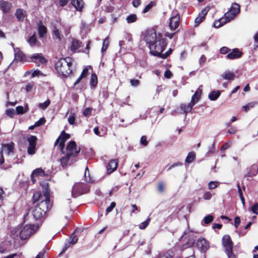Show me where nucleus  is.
I'll return each instance as SVG.
<instances>
[{
    "mask_svg": "<svg viewBox=\"0 0 258 258\" xmlns=\"http://www.w3.org/2000/svg\"><path fill=\"white\" fill-rule=\"evenodd\" d=\"M230 51H231V49L230 48H229L228 47H226V46L222 47L220 49V52L221 54H226V53H229V52Z\"/></svg>",
    "mask_w": 258,
    "mask_h": 258,
    "instance_id": "6e6d98bb",
    "label": "nucleus"
},
{
    "mask_svg": "<svg viewBox=\"0 0 258 258\" xmlns=\"http://www.w3.org/2000/svg\"><path fill=\"white\" fill-rule=\"evenodd\" d=\"M82 47H83V45L81 41L76 39H73L70 47V49L72 52L75 53L79 48Z\"/></svg>",
    "mask_w": 258,
    "mask_h": 258,
    "instance_id": "f3484780",
    "label": "nucleus"
},
{
    "mask_svg": "<svg viewBox=\"0 0 258 258\" xmlns=\"http://www.w3.org/2000/svg\"><path fill=\"white\" fill-rule=\"evenodd\" d=\"M53 34L55 36V37L59 41H61V38L60 36V33L58 29H55L53 31Z\"/></svg>",
    "mask_w": 258,
    "mask_h": 258,
    "instance_id": "864d4df0",
    "label": "nucleus"
},
{
    "mask_svg": "<svg viewBox=\"0 0 258 258\" xmlns=\"http://www.w3.org/2000/svg\"><path fill=\"white\" fill-rule=\"evenodd\" d=\"M29 60L28 62H33L35 63H37V60L41 64H45L47 62V60L42 55V53H34L31 56H28Z\"/></svg>",
    "mask_w": 258,
    "mask_h": 258,
    "instance_id": "f8f14e48",
    "label": "nucleus"
},
{
    "mask_svg": "<svg viewBox=\"0 0 258 258\" xmlns=\"http://www.w3.org/2000/svg\"><path fill=\"white\" fill-rule=\"evenodd\" d=\"M214 220V217L212 215H208L205 217V218L203 219V221H204L205 223L206 224H209L210 223H211Z\"/></svg>",
    "mask_w": 258,
    "mask_h": 258,
    "instance_id": "c03bdc74",
    "label": "nucleus"
},
{
    "mask_svg": "<svg viewBox=\"0 0 258 258\" xmlns=\"http://www.w3.org/2000/svg\"><path fill=\"white\" fill-rule=\"evenodd\" d=\"M240 222H241V220H240L239 217L236 216L235 217V218H234V226L236 228L239 226V225L240 223Z\"/></svg>",
    "mask_w": 258,
    "mask_h": 258,
    "instance_id": "338daca9",
    "label": "nucleus"
},
{
    "mask_svg": "<svg viewBox=\"0 0 258 258\" xmlns=\"http://www.w3.org/2000/svg\"><path fill=\"white\" fill-rule=\"evenodd\" d=\"M16 111L17 114H23L25 113L24 108L22 106H18L16 108Z\"/></svg>",
    "mask_w": 258,
    "mask_h": 258,
    "instance_id": "3c124183",
    "label": "nucleus"
},
{
    "mask_svg": "<svg viewBox=\"0 0 258 258\" xmlns=\"http://www.w3.org/2000/svg\"><path fill=\"white\" fill-rule=\"evenodd\" d=\"M15 144L14 143L11 142L10 144H2V148L0 149L3 150V152H5L8 155L14 153Z\"/></svg>",
    "mask_w": 258,
    "mask_h": 258,
    "instance_id": "a211bd4d",
    "label": "nucleus"
},
{
    "mask_svg": "<svg viewBox=\"0 0 258 258\" xmlns=\"http://www.w3.org/2000/svg\"><path fill=\"white\" fill-rule=\"evenodd\" d=\"M228 256V258H237L236 254L233 252V251H230L225 252Z\"/></svg>",
    "mask_w": 258,
    "mask_h": 258,
    "instance_id": "0e129e2a",
    "label": "nucleus"
},
{
    "mask_svg": "<svg viewBox=\"0 0 258 258\" xmlns=\"http://www.w3.org/2000/svg\"><path fill=\"white\" fill-rule=\"evenodd\" d=\"M158 39L149 45L150 53L154 56L160 57L162 52L165 50L167 44V40L162 37V35L158 33Z\"/></svg>",
    "mask_w": 258,
    "mask_h": 258,
    "instance_id": "20e7f679",
    "label": "nucleus"
},
{
    "mask_svg": "<svg viewBox=\"0 0 258 258\" xmlns=\"http://www.w3.org/2000/svg\"><path fill=\"white\" fill-rule=\"evenodd\" d=\"M38 229V226L35 224H27L20 231V238L22 240L28 239L32 235L35 233Z\"/></svg>",
    "mask_w": 258,
    "mask_h": 258,
    "instance_id": "39448f33",
    "label": "nucleus"
},
{
    "mask_svg": "<svg viewBox=\"0 0 258 258\" xmlns=\"http://www.w3.org/2000/svg\"><path fill=\"white\" fill-rule=\"evenodd\" d=\"M45 121H46V120H45V118L42 117V118H40L37 121H36L35 123V126H37H37L42 125L45 123Z\"/></svg>",
    "mask_w": 258,
    "mask_h": 258,
    "instance_id": "5fc2aeb1",
    "label": "nucleus"
},
{
    "mask_svg": "<svg viewBox=\"0 0 258 258\" xmlns=\"http://www.w3.org/2000/svg\"><path fill=\"white\" fill-rule=\"evenodd\" d=\"M92 110L91 107H87L84 110L83 114L85 117H88L91 115Z\"/></svg>",
    "mask_w": 258,
    "mask_h": 258,
    "instance_id": "a18cd8bd",
    "label": "nucleus"
},
{
    "mask_svg": "<svg viewBox=\"0 0 258 258\" xmlns=\"http://www.w3.org/2000/svg\"><path fill=\"white\" fill-rule=\"evenodd\" d=\"M69 240H70V242L72 243V245H74L77 242L78 240V237L74 232L70 237Z\"/></svg>",
    "mask_w": 258,
    "mask_h": 258,
    "instance_id": "79ce46f5",
    "label": "nucleus"
},
{
    "mask_svg": "<svg viewBox=\"0 0 258 258\" xmlns=\"http://www.w3.org/2000/svg\"><path fill=\"white\" fill-rule=\"evenodd\" d=\"M157 258H172V256L168 252H166L158 255Z\"/></svg>",
    "mask_w": 258,
    "mask_h": 258,
    "instance_id": "774afa93",
    "label": "nucleus"
},
{
    "mask_svg": "<svg viewBox=\"0 0 258 258\" xmlns=\"http://www.w3.org/2000/svg\"><path fill=\"white\" fill-rule=\"evenodd\" d=\"M151 219L150 218H148L147 220L143 222H142L139 225V228L140 229H145L149 225Z\"/></svg>",
    "mask_w": 258,
    "mask_h": 258,
    "instance_id": "a19ab883",
    "label": "nucleus"
},
{
    "mask_svg": "<svg viewBox=\"0 0 258 258\" xmlns=\"http://www.w3.org/2000/svg\"><path fill=\"white\" fill-rule=\"evenodd\" d=\"M118 162L117 160L113 159L109 161L107 166V173L110 174L114 171L117 168Z\"/></svg>",
    "mask_w": 258,
    "mask_h": 258,
    "instance_id": "6ab92c4d",
    "label": "nucleus"
},
{
    "mask_svg": "<svg viewBox=\"0 0 258 258\" xmlns=\"http://www.w3.org/2000/svg\"><path fill=\"white\" fill-rule=\"evenodd\" d=\"M33 175H35L36 177L38 176H42L45 177L47 175L45 174L44 171L41 168H37L33 171L32 172Z\"/></svg>",
    "mask_w": 258,
    "mask_h": 258,
    "instance_id": "c756f323",
    "label": "nucleus"
},
{
    "mask_svg": "<svg viewBox=\"0 0 258 258\" xmlns=\"http://www.w3.org/2000/svg\"><path fill=\"white\" fill-rule=\"evenodd\" d=\"M197 246L198 248L204 253L210 247L209 242L204 238H200L197 240Z\"/></svg>",
    "mask_w": 258,
    "mask_h": 258,
    "instance_id": "9b49d317",
    "label": "nucleus"
},
{
    "mask_svg": "<svg viewBox=\"0 0 258 258\" xmlns=\"http://www.w3.org/2000/svg\"><path fill=\"white\" fill-rule=\"evenodd\" d=\"M212 196V195L210 192L207 191L203 194V198L204 200H209L211 199Z\"/></svg>",
    "mask_w": 258,
    "mask_h": 258,
    "instance_id": "052dcab7",
    "label": "nucleus"
},
{
    "mask_svg": "<svg viewBox=\"0 0 258 258\" xmlns=\"http://www.w3.org/2000/svg\"><path fill=\"white\" fill-rule=\"evenodd\" d=\"M157 188L159 192L161 193L163 192L165 190L164 183L163 182H159L158 184Z\"/></svg>",
    "mask_w": 258,
    "mask_h": 258,
    "instance_id": "8fccbe9b",
    "label": "nucleus"
},
{
    "mask_svg": "<svg viewBox=\"0 0 258 258\" xmlns=\"http://www.w3.org/2000/svg\"><path fill=\"white\" fill-rule=\"evenodd\" d=\"M88 75V69L87 68H85L83 70V71L81 73L80 76L76 80L75 82L74 83V86L77 85L81 80L84 78L86 77Z\"/></svg>",
    "mask_w": 258,
    "mask_h": 258,
    "instance_id": "bb28decb",
    "label": "nucleus"
},
{
    "mask_svg": "<svg viewBox=\"0 0 258 258\" xmlns=\"http://www.w3.org/2000/svg\"><path fill=\"white\" fill-rule=\"evenodd\" d=\"M15 58L17 60L21 61H28L29 60L28 56L26 55L22 51H19L15 54Z\"/></svg>",
    "mask_w": 258,
    "mask_h": 258,
    "instance_id": "b1692460",
    "label": "nucleus"
},
{
    "mask_svg": "<svg viewBox=\"0 0 258 258\" xmlns=\"http://www.w3.org/2000/svg\"><path fill=\"white\" fill-rule=\"evenodd\" d=\"M114 7L110 5H109L105 7L104 11L106 13H112L114 11Z\"/></svg>",
    "mask_w": 258,
    "mask_h": 258,
    "instance_id": "13d9d810",
    "label": "nucleus"
},
{
    "mask_svg": "<svg viewBox=\"0 0 258 258\" xmlns=\"http://www.w3.org/2000/svg\"><path fill=\"white\" fill-rule=\"evenodd\" d=\"M256 104L257 102H249L246 105L243 106L242 108L245 112H247L250 108L254 107Z\"/></svg>",
    "mask_w": 258,
    "mask_h": 258,
    "instance_id": "e433bc0d",
    "label": "nucleus"
},
{
    "mask_svg": "<svg viewBox=\"0 0 258 258\" xmlns=\"http://www.w3.org/2000/svg\"><path fill=\"white\" fill-rule=\"evenodd\" d=\"M71 159H72V157L70 156H68L66 154V155L61 158L60 159L61 165L63 167H66L68 165L69 160Z\"/></svg>",
    "mask_w": 258,
    "mask_h": 258,
    "instance_id": "473e14b6",
    "label": "nucleus"
},
{
    "mask_svg": "<svg viewBox=\"0 0 258 258\" xmlns=\"http://www.w3.org/2000/svg\"><path fill=\"white\" fill-rule=\"evenodd\" d=\"M243 54L242 51L238 48H234L231 52H229L226 55V58L229 59H234L241 57Z\"/></svg>",
    "mask_w": 258,
    "mask_h": 258,
    "instance_id": "4468645a",
    "label": "nucleus"
},
{
    "mask_svg": "<svg viewBox=\"0 0 258 258\" xmlns=\"http://www.w3.org/2000/svg\"><path fill=\"white\" fill-rule=\"evenodd\" d=\"M180 24V16L177 14L169 19V27L171 31L175 30Z\"/></svg>",
    "mask_w": 258,
    "mask_h": 258,
    "instance_id": "9d476101",
    "label": "nucleus"
},
{
    "mask_svg": "<svg viewBox=\"0 0 258 258\" xmlns=\"http://www.w3.org/2000/svg\"><path fill=\"white\" fill-rule=\"evenodd\" d=\"M90 84L91 88H94L97 86L98 84V77L95 73H93L91 75Z\"/></svg>",
    "mask_w": 258,
    "mask_h": 258,
    "instance_id": "cd10ccee",
    "label": "nucleus"
},
{
    "mask_svg": "<svg viewBox=\"0 0 258 258\" xmlns=\"http://www.w3.org/2000/svg\"><path fill=\"white\" fill-rule=\"evenodd\" d=\"M126 20L128 23L135 22L137 20V16L136 14H131L126 17Z\"/></svg>",
    "mask_w": 258,
    "mask_h": 258,
    "instance_id": "c9c22d12",
    "label": "nucleus"
},
{
    "mask_svg": "<svg viewBox=\"0 0 258 258\" xmlns=\"http://www.w3.org/2000/svg\"><path fill=\"white\" fill-rule=\"evenodd\" d=\"M72 66L71 58L67 57L61 58L56 62L55 69L58 74L63 77H67L72 72L71 67Z\"/></svg>",
    "mask_w": 258,
    "mask_h": 258,
    "instance_id": "f03ea898",
    "label": "nucleus"
},
{
    "mask_svg": "<svg viewBox=\"0 0 258 258\" xmlns=\"http://www.w3.org/2000/svg\"><path fill=\"white\" fill-rule=\"evenodd\" d=\"M140 142L141 144L144 146H146L148 144L147 138L146 136H143L141 137Z\"/></svg>",
    "mask_w": 258,
    "mask_h": 258,
    "instance_id": "bf43d9fd",
    "label": "nucleus"
},
{
    "mask_svg": "<svg viewBox=\"0 0 258 258\" xmlns=\"http://www.w3.org/2000/svg\"><path fill=\"white\" fill-rule=\"evenodd\" d=\"M157 37H158V34H157L155 31L152 29L148 30L146 32L144 40L149 46L158 39Z\"/></svg>",
    "mask_w": 258,
    "mask_h": 258,
    "instance_id": "1a4fd4ad",
    "label": "nucleus"
},
{
    "mask_svg": "<svg viewBox=\"0 0 258 258\" xmlns=\"http://www.w3.org/2000/svg\"><path fill=\"white\" fill-rule=\"evenodd\" d=\"M209 10H206V8L204 9L201 13H199L198 16L196 18L195 23V26L196 27L201 24L205 19L206 15L208 13Z\"/></svg>",
    "mask_w": 258,
    "mask_h": 258,
    "instance_id": "2eb2a0df",
    "label": "nucleus"
},
{
    "mask_svg": "<svg viewBox=\"0 0 258 258\" xmlns=\"http://www.w3.org/2000/svg\"><path fill=\"white\" fill-rule=\"evenodd\" d=\"M29 145L36 146V142L37 141V137L33 135H30L27 139Z\"/></svg>",
    "mask_w": 258,
    "mask_h": 258,
    "instance_id": "f704fd0d",
    "label": "nucleus"
},
{
    "mask_svg": "<svg viewBox=\"0 0 258 258\" xmlns=\"http://www.w3.org/2000/svg\"><path fill=\"white\" fill-rule=\"evenodd\" d=\"M47 32V28L42 24L41 21H40L38 26V33L40 38H43Z\"/></svg>",
    "mask_w": 258,
    "mask_h": 258,
    "instance_id": "412c9836",
    "label": "nucleus"
},
{
    "mask_svg": "<svg viewBox=\"0 0 258 258\" xmlns=\"http://www.w3.org/2000/svg\"><path fill=\"white\" fill-rule=\"evenodd\" d=\"M130 83L133 86L137 87L139 85L140 81L137 79H131Z\"/></svg>",
    "mask_w": 258,
    "mask_h": 258,
    "instance_id": "680f3d73",
    "label": "nucleus"
},
{
    "mask_svg": "<svg viewBox=\"0 0 258 258\" xmlns=\"http://www.w3.org/2000/svg\"><path fill=\"white\" fill-rule=\"evenodd\" d=\"M0 8L4 13H9L12 8V5L11 3L4 0L0 1Z\"/></svg>",
    "mask_w": 258,
    "mask_h": 258,
    "instance_id": "dca6fc26",
    "label": "nucleus"
},
{
    "mask_svg": "<svg viewBox=\"0 0 258 258\" xmlns=\"http://www.w3.org/2000/svg\"><path fill=\"white\" fill-rule=\"evenodd\" d=\"M156 5V3L155 2L151 1L149 4H148L143 10V13L145 14L147 13L152 7Z\"/></svg>",
    "mask_w": 258,
    "mask_h": 258,
    "instance_id": "ea45409f",
    "label": "nucleus"
},
{
    "mask_svg": "<svg viewBox=\"0 0 258 258\" xmlns=\"http://www.w3.org/2000/svg\"><path fill=\"white\" fill-rule=\"evenodd\" d=\"M89 191L87 185L82 182L76 183L73 186L72 194L73 197L76 198Z\"/></svg>",
    "mask_w": 258,
    "mask_h": 258,
    "instance_id": "423d86ee",
    "label": "nucleus"
},
{
    "mask_svg": "<svg viewBox=\"0 0 258 258\" xmlns=\"http://www.w3.org/2000/svg\"><path fill=\"white\" fill-rule=\"evenodd\" d=\"M115 206L116 203L114 202H112L110 204V205L108 208H107L106 210V214H107L108 213L111 212L113 210L114 208L115 207Z\"/></svg>",
    "mask_w": 258,
    "mask_h": 258,
    "instance_id": "603ef678",
    "label": "nucleus"
},
{
    "mask_svg": "<svg viewBox=\"0 0 258 258\" xmlns=\"http://www.w3.org/2000/svg\"><path fill=\"white\" fill-rule=\"evenodd\" d=\"M202 90L200 89H198L195 92V94L192 95L191 99V102L192 105H195L197 103L200 99Z\"/></svg>",
    "mask_w": 258,
    "mask_h": 258,
    "instance_id": "5701e85b",
    "label": "nucleus"
},
{
    "mask_svg": "<svg viewBox=\"0 0 258 258\" xmlns=\"http://www.w3.org/2000/svg\"><path fill=\"white\" fill-rule=\"evenodd\" d=\"M70 137L71 136L69 134L66 133L64 131H62L58 137V138L60 140V142H62L65 143L66 141L69 139Z\"/></svg>",
    "mask_w": 258,
    "mask_h": 258,
    "instance_id": "7c9ffc66",
    "label": "nucleus"
},
{
    "mask_svg": "<svg viewBox=\"0 0 258 258\" xmlns=\"http://www.w3.org/2000/svg\"><path fill=\"white\" fill-rule=\"evenodd\" d=\"M66 150L67 156L71 157L74 161H76L75 158L78 156L81 150L80 148H78L77 145L74 141H71L68 144Z\"/></svg>",
    "mask_w": 258,
    "mask_h": 258,
    "instance_id": "0eeeda50",
    "label": "nucleus"
},
{
    "mask_svg": "<svg viewBox=\"0 0 258 258\" xmlns=\"http://www.w3.org/2000/svg\"><path fill=\"white\" fill-rule=\"evenodd\" d=\"M240 11V5L235 3H233L230 10L224 14L225 18H221L218 21H216L214 22V26L218 28L230 21L236 16Z\"/></svg>",
    "mask_w": 258,
    "mask_h": 258,
    "instance_id": "7ed1b4c3",
    "label": "nucleus"
},
{
    "mask_svg": "<svg viewBox=\"0 0 258 258\" xmlns=\"http://www.w3.org/2000/svg\"><path fill=\"white\" fill-rule=\"evenodd\" d=\"M172 73H171V72L169 70H167L165 73H164V76L165 77V78H167V79H170L171 78V77L172 76Z\"/></svg>",
    "mask_w": 258,
    "mask_h": 258,
    "instance_id": "69168bd1",
    "label": "nucleus"
},
{
    "mask_svg": "<svg viewBox=\"0 0 258 258\" xmlns=\"http://www.w3.org/2000/svg\"><path fill=\"white\" fill-rule=\"evenodd\" d=\"M219 182L217 181H210L208 184V188L210 189H213L216 188L219 185Z\"/></svg>",
    "mask_w": 258,
    "mask_h": 258,
    "instance_id": "de8ad7c7",
    "label": "nucleus"
},
{
    "mask_svg": "<svg viewBox=\"0 0 258 258\" xmlns=\"http://www.w3.org/2000/svg\"><path fill=\"white\" fill-rule=\"evenodd\" d=\"M28 42L31 46H35L37 44V43L38 42L37 40L36 36L35 34H33L28 40Z\"/></svg>",
    "mask_w": 258,
    "mask_h": 258,
    "instance_id": "72a5a7b5",
    "label": "nucleus"
},
{
    "mask_svg": "<svg viewBox=\"0 0 258 258\" xmlns=\"http://www.w3.org/2000/svg\"><path fill=\"white\" fill-rule=\"evenodd\" d=\"M220 91H213L209 94V98L211 101L216 100L220 95Z\"/></svg>",
    "mask_w": 258,
    "mask_h": 258,
    "instance_id": "c85d7f7f",
    "label": "nucleus"
},
{
    "mask_svg": "<svg viewBox=\"0 0 258 258\" xmlns=\"http://www.w3.org/2000/svg\"><path fill=\"white\" fill-rule=\"evenodd\" d=\"M44 195L45 197L44 200H42L35 207H32L29 210L36 221L40 222L43 221L45 218L47 211L51 208L50 195L46 191Z\"/></svg>",
    "mask_w": 258,
    "mask_h": 258,
    "instance_id": "f257e3e1",
    "label": "nucleus"
},
{
    "mask_svg": "<svg viewBox=\"0 0 258 258\" xmlns=\"http://www.w3.org/2000/svg\"><path fill=\"white\" fill-rule=\"evenodd\" d=\"M6 114L10 117H13L15 114L13 109H9L6 110Z\"/></svg>",
    "mask_w": 258,
    "mask_h": 258,
    "instance_id": "e2e57ef3",
    "label": "nucleus"
},
{
    "mask_svg": "<svg viewBox=\"0 0 258 258\" xmlns=\"http://www.w3.org/2000/svg\"><path fill=\"white\" fill-rule=\"evenodd\" d=\"M50 101L49 99H48L43 103H39L38 104V106L39 108H40L42 110H45L50 105Z\"/></svg>",
    "mask_w": 258,
    "mask_h": 258,
    "instance_id": "4c0bfd02",
    "label": "nucleus"
},
{
    "mask_svg": "<svg viewBox=\"0 0 258 258\" xmlns=\"http://www.w3.org/2000/svg\"><path fill=\"white\" fill-rule=\"evenodd\" d=\"M108 45H109V40H108V38L107 37L103 41V46L101 48V51L102 52L105 51L108 46Z\"/></svg>",
    "mask_w": 258,
    "mask_h": 258,
    "instance_id": "49530a36",
    "label": "nucleus"
},
{
    "mask_svg": "<svg viewBox=\"0 0 258 258\" xmlns=\"http://www.w3.org/2000/svg\"><path fill=\"white\" fill-rule=\"evenodd\" d=\"M194 105H192L190 102L188 104H181L180 105V107L181 109L183 111L184 113L186 114L187 112H190L192 110Z\"/></svg>",
    "mask_w": 258,
    "mask_h": 258,
    "instance_id": "a878e982",
    "label": "nucleus"
},
{
    "mask_svg": "<svg viewBox=\"0 0 258 258\" xmlns=\"http://www.w3.org/2000/svg\"><path fill=\"white\" fill-rule=\"evenodd\" d=\"M172 51H173V49L171 48H169V50L167 51H166L165 53H162L160 58H161L162 59L166 58L168 56H169L172 53Z\"/></svg>",
    "mask_w": 258,
    "mask_h": 258,
    "instance_id": "09e8293b",
    "label": "nucleus"
},
{
    "mask_svg": "<svg viewBox=\"0 0 258 258\" xmlns=\"http://www.w3.org/2000/svg\"><path fill=\"white\" fill-rule=\"evenodd\" d=\"M196 158V154L193 152H189L185 159V162L191 163Z\"/></svg>",
    "mask_w": 258,
    "mask_h": 258,
    "instance_id": "2f4dec72",
    "label": "nucleus"
},
{
    "mask_svg": "<svg viewBox=\"0 0 258 258\" xmlns=\"http://www.w3.org/2000/svg\"><path fill=\"white\" fill-rule=\"evenodd\" d=\"M68 120L71 125H74L75 124L76 120V114L75 112H71Z\"/></svg>",
    "mask_w": 258,
    "mask_h": 258,
    "instance_id": "58836bf2",
    "label": "nucleus"
},
{
    "mask_svg": "<svg viewBox=\"0 0 258 258\" xmlns=\"http://www.w3.org/2000/svg\"><path fill=\"white\" fill-rule=\"evenodd\" d=\"M71 3L77 11H82L84 5V0H72Z\"/></svg>",
    "mask_w": 258,
    "mask_h": 258,
    "instance_id": "4be33fe9",
    "label": "nucleus"
},
{
    "mask_svg": "<svg viewBox=\"0 0 258 258\" xmlns=\"http://www.w3.org/2000/svg\"><path fill=\"white\" fill-rule=\"evenodd\" d=\"M15 16L18 21L20 22H23L27 16V12L24 10L19 8L16 11Z\"/></svg>",
    "mask_w": 258,
    "mask_h": 258,
    "instance_id": "aec40b11",
    "label": "nucleus"
},
{
    "mask_svg": "<svg viewBox=\"0 0 258 258\" xmlns=\"http://www.w3.org/2000/svg\"><path fill=\"white\" fill-rule=\"evenodd\" d=\"M27 153L29 155H34L36 153V146L29 145L27 148Z\"/></svg>",
    "mask_w": 258,
    "mask_h": 258,
    "instance_id": "37998d69",
    "label": "nucleus"
},
{
    "mask_svg": "<svg viewBox=\"0 0 258 258\" xmlns=\"http://www.w3.org/2000/svg\"><path fill=\"white\" fill-rule=\"evenodd\" d=\"M222 243L224 248L225 252L233 250V242L229 235L223 236L222 239Z\"/></svg>",
    "mask_w": 258,
    "mask_h": 258,
    "instance_id": "6e6552de",
    "label": "nucleus"
},
{
    "mask_svg": "<svg viewBox=\"0 0 258 258\" xmlns=\"http://www.w3.org/2000/svg\"><path fill=\"white\" fill-rule=\"evenodd\" d=\"M250 210L255 214L258 215V203H255L251 208Z\"/></svg>",
    "mask_w": 258,
    "mask_h": 258,
    "instance_id": "4d7b16f0",
    "label": "nucleus"
},
{
    "mask_svg": "<svg viewBox=\"0 0 258 258\" xmlns=\"http://www.w3.org/2000/svg\"><path fill=\"white\" fill-rule=\"evenodd\" d=\"M47 191L48 194L49 193V188L48 187V185L47 184L46 186L45 187L44 189L43 190L42 192L43 195H42L40 192H37L34 194L33 196V203H36L37 202L40 201L41 202L42 200L45 199V195L44 194L45 192Z\"/></svg>",
    "mask_w": 258,
    "mask_h": 258,
    "instance_id": "ddd939ff",
    "label": "nucleus"
},
{
    "mask_svg": "<svg viewBox=\"0 0 258 258\" xmlns=\"http://www.w3.org/2000/svg\"><path fill=\"white\" fill-rule=\"evenodd\" d=\"M221 77L224 80H233L235 79V76L233 73L228 71L221 75Z\"/></svg>",
    "mask_w": 258,
    "mask_h": 258,
    "instance_id": "393cba45",
    "label": "nucleus"
}]
</instances>
